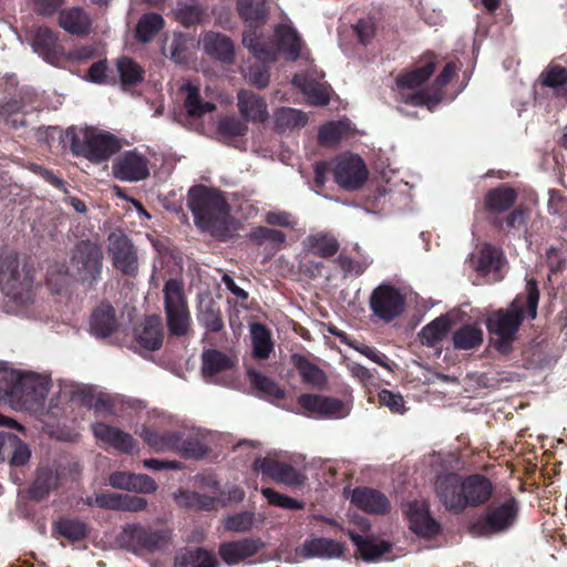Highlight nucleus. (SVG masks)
Here are the masks:
<instances>
[{"label":"nucleus","mask_w":567,"mask_h":567,"mask_svg":"<svg viewBox=\"0 0 567 567\" xmlns=\"http://www.w3.org/2000/svg\"><path fill=\"white\" fill-rule=\"evenodd\" d=\"M0 290L8 313L35 317L34 279L14 252H0Z\"/></svg>","instance_id":"nucleus-1"},{"label":"nucleus","mask_w":567,"mask_h":567,"mask_svg":"<svg viewBox=\"0 0 567 567\" xmlns=\"http://www.w3.org/2000/svg\"><path fill=\"white\" fill-rule=\"evenodd\" d=\"M188 205L195 224L213 236L226 239L237 230V223L229 215V205L216 189L195 186L189 189Z\"/></svg>","instance_id":"nucleus-2"},{"label":"nucleus","mask_w":567,"mask_h":567,"mask_svg":"<svg viewBox=\"0 0 567 567\" xmlns=\"http://www.w3.org/2000/svg\"><path fill=\"white\" fill-rule=\"evenodd\" d=\"M493 492V485L483 475L462 477L454 473L443 474L436 478L435 493L443 505L455 513L463 512L467 506L486 503Z\"/></svg>","instance_id":"nucleus-3"},{"label":"nucleus","mask_w":567,"mask_h":567,"mask_svg":"<svg viewBox=\"0 0 567 567\" xmlns=\"http://www.w3.org/2000/svg\"><path fill=\"white\" fill-rule=\"evenodd\" d=\"M0 378L6 381L1 401L13 410L32 411L40 408L50 390V379L33 372L2 371Z\"/></svg>","instance_id":"nucleus-4"},{"label":"nucleus","mask_w":567,"mask_h":567,"mask_svg":"<svg viewBox=\"0 0 567 567\" xmlns=\"http://www.w3.org/2000/svg\"><path fill=\"white\" fill-rule=\"evenodd\" d=\"M66 136L75 155H82L94 163L109 159L121 147L113 134L95 127H71Z\"/></svg>","instance_id":"nucleus-5"},{"label":"nucleus","mask_w":567,"mask_h":567,"mask_svg":"<svg viewBox=\"0 0 567 567\" xmlns=\"http://www.w3.org/2000/svg\"><path fill=\"white\" fill-rule=\"evenodd\" d=\"M274 40L276 48L265 49L255 32L246 31L243 37L244 45L259 61H276L278 54H282L287 61H295L299 58L303 44L299 34L292 27L288 24L278 25L275 31Z\"/></svg>","instance_id":"nucleus-6"},{"label":"nucleus","mask_w":567,"mask_h":567,"mask_svg":"<svg viewBox=\"0 0 567 567\" xmlns=\"http://www.w3.org/2000/svg\"><path fill=\"white\" fill-rule=\"evenodd\" d=\"M330 169L336 183L347 190L360 188L368 179L369 172L363 159L355 154L344 153L330 163H321L316 166L317 182L323 183V174Z\"/></svg>","instance_id":"nucleus-7"},{"label":"nucleus","mask_w":567,"mask_h":567,"mask_svg":"<svg viewBox=\"0 0 567 567\" xmlns=\"http://www.w3.org/2000/svg\"><path fill=\"white\" fill-rule=\"evenodd\" d=\"M523 321V302L516 298L507 309H499L486 319L488 332L495 337L498 351L506 352Z\"/></svg>","instance_id":"nucleus-8"},{"label":"nucleus","mask_w":567,"mask_h":567,"mask_svg":"<svg viewBox=\"0 0 567 567\" xmlns=\"http://www.w3.org/2000/svg\"><path fill=\"white\" fill-rule=\"evenodd\" d=\"M163 293L169 332L177 337L185 336L189 330L190 313L183 284L176 279H169L164 286Z\"/></svg>","instance_id":"nucleus-9"},{"label":"nucleus","mask_w":567,"mask_h":567,"mask_svg":"<svg viewBox=\"0 0 567 567\" xmlns=\"http://www.w3.org/2000/svg\"><path fill=\"white\" fill-rule=\"evenodd\" d=\"M103 251L89 240L79 243L71 258L72 275L82 281L96 280L102 271Z\"/></svg>","instance_id":"nucleus-10"},{"label":"nucleus","mask_w":567,"mask_h":567,"mask_svg":"<svg viewBox=\"0 0 567 567\" xmlns=\"http://www.w3.org/2000/svg\"><path fill=\"white\" fill-rule=\"evenodd\" d=\"M252 468L257 473L271 478L274 482L291 487H300L307 476L288 463L279 462L275 456L268 454L265 457H256Z\"/></svg>","instance_id":"nucleus-11"},{"label":"nucleus","mask_w":567,"mask_h":567,"mask_svg":"<svg viewBox=\"0 0 567 567\" xmlns=\"http://www.w3.org/2000/svg\"><path fill=\"white\" fill-rule=\"evenodd\" d=\"M109 254L115 269L125 276L135 277L138 272L137 249L132 240L123 234H111Z\"/></svg>","instance_id":"nucleus-12"},{"label":"nucleus","mask_w":567,"mask_h":567,"mask_svg":"<svg viewBox=\"0 0 567 567\" xmlns=\"http://www.w3.org/2000/svg\"><path fill=\"white\" fill-rule=\"evenodd\" d=\"M298 404L307 416L315 419H341L350 412L341 400L319 394H302Z\"/></svg>","instance_id":"nucleus-13"},{"label":"nucleus","mask_w":567,"mask_h":567,"mask_svg":"<svg viewBox=\"0 0 567 567\" xmlns=\"http://www.w3.org/2000/svg\"><path fill=\"white\" fill-rule=\"evenodd\" d=\"M403 295L390 285H380L370 297L372 312L384 321L399 317L404 310Z\"/></svg>","instance_id":"nucleus-14"},{"label":"nucleus","mask_w":567,"mask_h":567,"mask_svg":"<svg viewBox=\"0 0 567 567\" xmlns=\"http://www.w3.org/2000/svg\"><path fill=\"white\" fill-rule=\"evenodd\" d=\"M344 555V545L327 537H310L296 548V556L301 559H339Z\"/></svg>","instance_id":"nucleus-15"},{"label":"nucleus","mask_w":567,"mask_h":567,"mask_svg":"<svg viewBox=\"0 0 567 567\" xmlns=\"http://www.w3.org/2000/svg\"><path fill=\"white\" fill-rule=\"evenodd\" d=\"M517 504L508 499L492 508L477 524L481 534H495L509 528L517 516Z\"/></svg>","instance_id":"nucleus-16"},{"label":"nucleus","mask_w":567,"mask_h":567,"mask_svg":"<svg viewBox=\"0 0 567 567\" xmlns=\"http://www.w3.org/2000/svg\"><path fill=\"white\" fill-rule=\"evenodd\" d=\"M159 535L141 525H126L117 537L121 547L138 554L144 549L154 550L158 546Z\"/></svg>","instance_id":"nucleus-17"},{"label":"nucleus","mask_w":567,"mask_h":567,"mask_svg":"<svg viewBox=\"0 0 567 567\" xmlns=\"http://www.w3.org/2000/svg\"><path fill=\"white\" fill-rule=\"evenodd\" d=\"M113 175L123 182H138L150 175L147 159L137 152H127L113 165Z\"/></svg>","instance_id":"nucleus-18"},{"label":"nucleus","mask_w":567,"mask_h":567,"mask_svg":"<svg viewBox=\"0 0 567 567\" xmlns=\"http://www.w3.org/2000/svg\"><path fill=\"white\" fill-rule=\"evenodd\" d=\"M262 547L258 538H243L220 544L218 554L226 565L234 566L255 556Z\"/></svg>","instance_id":"nucleus-19"},{"label":"nucleus","mask_w":567,"mask_h":567,"mask_svg":"<svg viewBox=\"0 0 567 567\" xmlns=\"http://www.w3.org/2000/svg\"><path fill=\"white\" fill-rule=\"evenodd\" d=\"M456 71L455 63L451 62L445 65L443 71L436 78L433 85V93L420 91L413 94L402 95L406 104L414 106L425 105L429 110H433L441 101V90L445 86L454 76Z\"/></svg>","instance_id":"nucleus-20"},{"label":"nucleus","mask_w":567,"mask_h":567,"mask_svg":"<svg viewBox=\"0 0 567 567\" xmlns=\"http://www.w3.org/2000/svg\"><path fill=\"white\" fill-rule=\"evenodd\" d=\"M351 503L363 512L384 515L390 512L389 499L381 492L369 488L358 487L350 493Z\"/></svg>","instance_id":"nucleus-21"},{"label":"nucleus","mask_w":567,"mask_h":567,"mask_svg":"<svg viewBox=\"0 0 567 567\" xmlns=\"http://www.w3.org/2000/svg\"><path fill=\"white\" fill-rule=\"evenodd\" d=\"M405 515L411 529L422 537H433L439 533V524L430 516L429 505L425 502H413L408 505Z\"/></svg>","instance_id":"nucleus-22"},{"label":"nucleus","mask_w":567,"mask_h":567,"mask_svg":"<svg viewBox=\"0 0 567 567\" xmlns=\"http://www.w3.org/2000/svg\"><path fill=\"white\" fill-rule=\"evenodd\" d=\"M237 106L240 115L247 122L264 123L269 117L266 101L250 91L238 92Z\"/></svg>","instance_id":"nucleus-23"},{"label":"nucleus","mask_w":567,"mask_h":567,"mask_svg":"<svg viewBox=\"0 0 567 567\" xmlns=\"http://www.w3.org/2000/svg\"><path fill=\"white\" fill-rule=\"evenodd\" d=\"M163 338L162 320L156 315L146 317L135 328V339L146 350H158L163 344Z\"/></svg>","instance_id":"nucleus-24"},{"label":"nucleus","mask_w":567,"mask_h":567,"mask_svg":"<svg viewBox=\"0 0 567 567\" xmlns=\"http://www.w3.org/2000/svg\"><path fill=\"white\" fill-rule=\"evenodd\" d=\"M140 435L156 452L177 451L186 456L195 455V450L187 447L186 441L176 433L159 435L145 427Z\"/></svg>","instance_id":"nucleus-25"},{"label":"nucleus","mask_w":567,"mask_h":567,"mask_svg":"<svg viewBox=\"0 0 567 567\" xmlns=\"http://www.w3.org/2000/svg\"><path fill=\"white\" fill-rule=\"evenodd\" d=\"M422 62L420 68L403 71L398 75L396 85L401 91L419 87L433 74L436 66L435 56L432 53H426L422 58Z\"/></svg>","instance_id":"nucleus-26"},{"label":"nucleus","mask_w":567,"mask_h":567,"mask_svg":"<svg viewBox=\"0 0 567 567\" xmlns=\"http://www.w3.org/2000/svg\"><path fill=\"white\" fill-rule=\"evenodd\" d=\"M110 484L120 489L134 491L137 493H153L156 491V483L147 475L116 472L110 476Z\"/></svg>","instance_id":"nucleus-27"},{"label":"nucleus","mask_w":567,"mask_h":567,"mask_svg":"<svg viewBox=\"0 0 567 567\" xmlns=\"http://www.w3.org/2000/svg\"><path fill=\"white\" fill-rule=\"evenodd\" d=\"M59 25L70 34L86 35L91 31L92 20L82 8L74 7L59 13Z\"/></svg>","instance_id":"nucleus-28"},{"label":"nucleus","mask_w":567,"mask_h":567,"mask_svg":"<svg viewBox=\"0 0 567 567\" xmlns=\"http://www.w3.org/2000/svg\"><path fill=\"white\" fill-rule=\"evenodd\" d=\"M293 83L300 89L310 104H328L330 100L329 86L326 83L318 81L317 78L297 74L293 78Z\"/></svg>","instance_id":"nucleus-29"},{"label":"nucleus","mask_w":567,"mask_h":567,"mask_svg":"<svg viewBox=\"0 0 567 567\" xmlns=\"http://www.w3.org/2000/svg\"><path fill=\"white\" fill-rule=\"evenodd\" d=\"M95 437L104 443L111 444L123 453H132L135 447L134 439L118 429L104 423H96L92 426Z\"/></svg>","instance_id":"nucleus-30"},{"label":"nucleus","mask_w":567,"mask_h":567,"mask_svg":"<svg viewBox=\"0 0 567 567\" xmlns=\"http://www.w3.org/2000/svg\"><path fill=\"white\" fill-rule=\"evenodd\" d=\"M200 44L205 53L218 59L223 62H231L235 54L233 42L225 35L208 32L202 40Z\"/></svg>","instance_id":"nucleus-31"},{"label":"nucleus","mask_w":567,"mask_h":567,"mask_svg":"<svg viewBox=\"0 0 567 567\" xmlns=\"http://www.w3.org/2000/svg\"><path fill=\"white\" fill-rule=\"evenodd\" d=\"M95 504L100 507L121 509L128 512H141L146 509L147 501L141 496L133 495H99L95 498Z\"/></svg>","instance_id":"nucleus-32"},{"label":"nucleus","mask_w":567,"mask_h":567,"mask_svg":"<svg viewBox=\"0 0 567 567\" xmlns=\"http://www.w3.org/2000/svg\"><path fill=\"white\" fill-rule=\"evenodd\" d=\"M349 536L364 561H375L380 559L388 554L392 547V545L385 540L363 538L353 532H349Z\"/></svg>","instance_id":"nucleus-33"},{"label":"nucleus","mask_w":567,"mask_h":567,"mask_svg":"<svg viewBox=\"0 0 567 567\" xmlns=\"http://www.w3.org/2000/svg\"><path fill=\"white\" fill-rule=\"evenodd\" d=\"M117 327L114 308L109 303H101L92 313L91 330L97 337L112 334Z\"/></svg>","instance_id":"nucleus-34"},{"label":"nucleus","mask_w":567,"mask_h":567,"mask_svg":"<svg viewBox=\"0 0 567 567\" xmlns=\"http://www.w3.org/2000/svg\"><path fill=\"white\" fill-rule=\"evenodd\" d=\"M162 51L174 62L186 63L190 56V41L179 33H174L165 39Z\"/></svg>","instance_id":"nucleus-35"},{"label":"nucleus","mask_w":567,"mask_h":567,"mask_svg":"<svg viewBox=\"0 0 567 567\" xmlns=\"http://www.w3.org/2000/svg\"><path fill=\"white\" fill-rule=\"evenodd\" d=\"M307 121V115L300 110L281 107L275 112V128L280 133L300 128Z\"/></svg>","instance_id":"nucleus-36"},{"label":"nucleus","mask_w":567,"mask_h":567,"mask_svg":"<svg viewBox=\"0 0 567 567\" xmlns=\"http://www.w3.org/2000/svg\"><path fill=\"white\" fill-rule=\"evenodd\" d=\"M350 132L351 126L348 120L329 122L322 125L319 131V143L323 146H334L342 138L347 137Z\"/></svg>","instance_id":"nucleus-37"},{"label":"nucleus","mask_w":567,"mask_h":567,"mask_svg":"<svg viewBox=\"0 0 567 567\" xmlns=\"http://www.w3.org/2000/svg\"><path fill=\"white\" fill-rule=\"evenodd\" d=\"M305 248L319 257L328 258L337 254L339 244L332 236L326 234H316L306 238Z\"/></svg>","instance_id":"nucleus-38"},{"label":"nucleus","mask_w":567,"mask_h":567,"mask_svg":"<svg viewBox=\"0 0 567 567\" xmlns=\"http://www.w3.org/2000/svg\"><path fill=\"white\" fill-rule=\"evenodd\" d=\"M449 330L450 319L441 316L423 327L419 336L423 344L434 347L445 338Z\"/></svg>","instance_id":"nucleus-39"},{"label":"nucleus","mask_w":567,"mask_h":567,"mask_svg":"<svg viewBox=\"0 0 567 567\" xmlns=\"http://www.w3.org/2000/svg\"><path fill=\"white\" fill-rule=\"evenodd\" d=\"M175 565L177 567H217L218 561L212 551L197 548L178 555Z\"/></svg>","instance_id":"nucleus-40"},{"label":"nucleus","mask_w":567,"mask_h":567,"mask_svg":"<svg viewBox=\"0 0 567 567\" xmlns=\"http://www.w3.org/2000/svg\"><path fill=\"white\" fill-rule=\"evenodd\" d=\"M183 90L186 92L184 106L189 116L200 117L215 110V105L213 103L202 101L197 86L187 83L183 86Z\"/></svg>","instance_id":"nucleus-41"},{"label":"nucleus","mask_w":567,"mask_h":567,"mask_svg":"<svg viewBox=\"0 0 567 567\" xmlns=\"http://www.w3.org/2000/svg\"><path fill=\"white\" fill-rule=\"evenodd\" d=\"M164 19L157 13H146L142 16L136 25V39L142 43H147L162 30Z\"/></svg>","instance_id":"nucleus-42"},{"label":"nucleus","mask_w":567,"mask_h":567,"mask_svg":"<svg viewBox=\"0 0 567 567\" xmlns=\"http://www.w3.org/2000/svg\"><path fill=\"white\" fill-rule=\"evenodd\" d=\"M116 70L123 85H135L144 79L143 68L127 56L117 59Z\"/></svg>","instance_id":"nucleus-43"},{"label":"nucleus","mask_w":567,"mask_h":567,"mask_svg":"<svg viewBox=\"0 0 567 567\" xmlns=\"http://www.w3.org/2000/svg\"><path fill=\"white\" fill-rule=\"evenodd\" d=\"M56 48L58 44L54 33L45 27L39 28L33 39L34 51L43 56V59L51 61L56 53Z\"/></svg>","instance_id":"nucleus-44"},{"label":"nucleus","mask_w":567,"mask_h":567,"mask_svg":"<svg viewBox=\"0 0 567 567\" xmlns=\"http://www.w3.org/2000/svg\"><path fill=\"white\" fill-rule=\"evenodd\" d=\"M254 357L266 359L274 349L269 331L260 323H255L250 328Z\"/></svg>","instance_id":"nucleus-45"},{"label":"nucleus","mask_w":567,"mask_h":567,"mask_svg":"<svg viewBox=\"0 0 567 567\" xmlns=\"http://www.w3.org/2000/svg\"><path fill=\"white\" fill-rule=\"evenodd\" d=\"M233 367L231 360L217 350H207L203 353V373L214 375Z\"/></svg>","instance_id":"nucleus-46"},{"label":"nucleus","mask_w":567,"mask_h":567,"mask_svg":"<svg viewBox=\"0 0 567 567\" xmlns=\"http://www.w3.org/2000/svg\"><path fill=\"white\" fill-rule=\"evenodd\" d=\"M502 265V252L491 246L484 245L480 251V256L476 262V270L482 275H487L492 271H497L501 269Z\"/></svg>","instance_id":"nucleus-47"},{"label":"nucleus","mask_w":567,"mask_h":567,"mask_svg":"<svg viewBox=\"0 0 567 567\" xmlns=\"http://www.w3.org/2000/svg\"><path fill=\"white\" fill-rule=\"evenodd\" d=\"M483 341V332L474 326H465L453 336L454 347L461 350H468L478 347Z\"/></svg>","instance_id":"nucleus-48"},{"label":"nucleus","mask_w":567,"mask_h":567,"mask_svg":"<svg viewBox=\"0 0 567 567\" xmlns=\"http://www.w3.org/2000/svg\"><path fill=\"white\" fill-rule=\"evenodd\" d=\"M240 16L252 23H264L268 13L265 0H240L238 3Z\"/></svg>","instance_id":"nucleus-49"},{"label":"nucleus","mask_w":567,"mask_h":567,"mask_svg":"<svg viewBox=\"0 0 567 567\" xmlns=\"http://www.w3.org/2000/svg\"><path fill=\"white\" fill-rule=\"evenodd\" d=\"M516 199V194L511 188H497L486 196V206L492 212H504L509 208Z\"/></svg>","instance_id":"nucleus-50"},{"label":"nucleus","mask_w":567,"mask_h":567,"mask_svg":"<svg viewBox=\"0 0 567 567\" xmlns=\"http://www.w3.org/2000/svg\"><path fill=\"white\" fill-rule=\"evenodd\" d=\"M54 529L72 542L85 538L89 533L86 524L78 519H61L54 524Z\"/></svg>","instance_id":"nucleus-51"},{"label":"nucleus","mask_w":567,"mask_h":567,"mask_svg":"<svg viewBox=\"0 0 567 567\" xmlns=\"http://www.w3.org/2000/svg\"><path fill=\"white\" fill-rule=\"evenodd\" d=\"M297 367L303 382L318 389H321L326 384L327 377L324 372L320 370L317 365L312 364L311 362L305 359H299L297 362Z\"/></svg>","instance_id":"nucleus-52"},{"label":"nucleus","mask_w":567,"mask_h":567,"mask_svg":"<svg viewBox=\"0 0 567 567\" xmlns=\"http://www.w3.org/2000/svg\"><path fill=\"white\" fill-rule=\"evenodd\" d=\"M249 380L255 389L262 392L265 395L272 396L276 399L284 396V391L269 378L262 375L259 372L250 370L248 372Z\"/></svg>","instance_id":"nucleus-53"},{"label":"nucleus","mask_w":567,"mask_h":567,"mask_svg":"<svg viewBox=\"0 0 567 567\" xmlns=\"http://www.w3.org/2000/svg\"><path fill=\"white\" fill-rule=\"evenodd\" d=\"M261 494L270 504L285 509H302L305 507L302 502L288 495L280 494L270 487H264L261 489Z\"/></svg>","instance_id":"nucleus-54"},{"label":"nucleus","mask_w":567,"mask_h":567,"mask_svg":"<svg viewBox=\"0 0 567 567\" xmlns=\"http://www.w3.org/2000/svg\"><path fill=\"white\" fill-rule=\"evenodd\" d=\"M540 81L545 86H561L567 83V71L560 65H550L542 73Z\"/></svg>","instance_id":"nucleus-55"},{"label":"nucleus","mask_w":567,"mask_h":567,"mask_svg":"<svg viewBox=\"0 0 567 567\" xmlns=\"http://www.w3.org/2000/svg\"><path fill=\"white\" fill-rule=\"evenodd\" d=\"M176 18L186 27L198 23L203 17V10L199 6L192 4H181L175 10Z\"/></svg>","instance_id":"nucleus-56"},{"label":"nucleus","mask_w":567,"mask_h":567,"mask_svg":"<svg viewBox=\"0 0 567 567\" xmlns=\"http://www.w3.org/2000/svg\"><path fill=\"white\" fill-rule=\"evenodd\" d=\"M254 514L249 512L238 513L225 519V528L230 532L243 533L251 528Z\"/></svg>","instance_id":"nucleus-57"},{"label":"nucleus","mask_w":567,"mask_h":567,"mask_svg":"<svg viewBox=\"0 0 567 567\" xmlns=\"http://www.w3.org/2000/svg\"><path fill=\"white\" fill-rule=\"evenodd\" d=\"M85 403L95 410L101 415L113 413L111 399L107 394L102 392H92L89 390V393L84 398Z\"/></svg>","instance_id":"nucleus-58"},{"label":"nucleus","mask_w":567,"mask_h":567,"mask_svg":"<svg viewBox=\"0 0 567 567\" xmlns=\"http://www.w3.org/2000/svg\"><path fill=\"white\" fill-rule=\"evenodd\" d=\"M355 351L371 360L372 362L383 367L384 369L392 371V363L388 360L386 355L379 352L375 348L367 344H350Z\"/></svg>","instance_id":"nucleus-59"},{"label":"nucleus","mask_w":567,"mask_h":567,"mask_svg":"<svg viewBox=\"0 0 567 567\" xmlns=\"http://www.w3.org/2000/svg\"><path fill=\"white\" fill-rule=\"evenodd\" d=\"M381 405L389 408L393 413L402 414L405 411L404 399L400 393L381 390L378 394Z\"/></svg>","instance_id":"nucleus-60"},{"label":"nucleus","mask_w":567,"mask_h":567,"mask_svg":"<svg viewBox=\"0 0 567 567\" xmlns=\"http://www.w3.org/2000/svg\"><path fill=\"white\" fill-rule=\"evenodd\" d=\"M219 132L229 137L241 136L246 133V124L236 117H226L219 122Z\"/></svg>","instance_id":"nucleus-61"},{"label":"nucleus","mask_w":567,"mask_h":567,"mask_svg":"<svg viewBox=\"0 0 567 567\" xmlns=\"http://www.w3.org/2000/svg\"><path fill=\"white\" fill-rule=\"evenodd\" d=\"M538 300L539 291L537 284L534 279H529L526 282V306L530 319H535L537 317Z\"/></svg>","instance_id":"nucleus-62"},{"label":"nucleus","mask_w":567,"mask_h":567,"mask_svg":"<svg viewBox=\"0 0 567 567\" xmlns=\"http://www.w3.org/2000/svg\"><path fill=\"white\" fill-rule=\"evenodd\" d=\"M198 320L210 331H219L223 328V321L214 309H200Z\"/></svg>","instance_id":"nucleus-63"},{"label":"nucleus","mask_w":567,"mask_h":567,"mask_svg":"<svg viewBox=\"0 0 567 567\" xmlns=\"http://www.w3.org/2000/svg\"><path fill=\"white\" fill-rule=\"evenodd\" d=\"M31 456V452L27 444H24L18 436H17V444L14 447H12L11 454L8 458H10V463L12 465H23L25 464Z\"/></svg>","instance_id":"nucleus-64"}]
</instances>
